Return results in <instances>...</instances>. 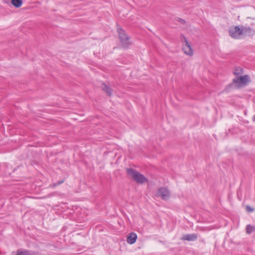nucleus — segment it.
I'll list each match as a JSON object with an SVG mask.
<instances>
[{"instance_id":"nucleus-9","label":"nucleus","mask_w":255,"mask_h":255,"mask_svg":"<svg viewBox=\"0 0 255 255\" xmlns=\"http://www.w3.org/2000/svg\"><path fill=\"white\" fill-rule=\"evenodd\" d=\"M11 3L15 8H19L22 5L23 1L22 0H11Z\"/></svg>"},{"instance_id":"nucleus-15","label":"nucleus","mask_w":255,"mask_h":255,"mask_svg":"<svg viewBox=\"0 0 255 255\" xmlns=\"http://www.w3.org/2000/svg\"><path fill=\"white\" fill-rule=\"evenodd\" d=\"M253 120H254V121H255V116H254V117H253Z\"/></svg>"},{"instance_id":"nucleus-12","label":"nucleus","mask_w":255,"mask_h":255,"mask_svg":"<svg viewBox=\"0 0 255 255\" xmlns=\"http://www.w3.org/2000/svg\"><path fill=\"white\" fill-rule=\"evenodd\" d=\"M254 228L251 225H248L246 227V232L248 234H250L253 232Z\"/></svg>"},{"instance_id":"nucleus-14","label":"nucleus","mask_w":255,"mask_h":255,"mask_svg":"<svg viewBox=\"0 0 255 255\" xmlns=\"http://www.w3.org/2000/svg\"><path fill=\"white\" fill-rule=\"evenodd\" d=\"M247 209L249 212H252L253 211V209L249 206H247Z\"/></svg>"},{"instance_id":"nucleus-6","label":"nucleus","mask_w":255,"mask_h":255,"mask_svg":"<svg viewBox=\"0 0 255 255\" xmlns=\"http://www.w3.org/2000/svg\"><path fill=\"white\" fill-rule=\"evenodd\" d=\"M182 36L183 37L185 42V45L183 46V50L186 54L192 55L193 54V50L191 48V45L187 41L186 38L183 35H182Z\"/></svg>"},{"instance_id":"nucleus-5","label":"nucleus","mask_w":255,"mask_h":255,"mask_svg":"<svg viewBox=\"0 0 255 255\" xmlns=\"http://www.w3.org/2000/svg\"><path fill=\"white\" fill-rule=\"evenodd\" d=\"M157 194L164 200L168 199L170 196L169 191L164 187L160 188L157 191Z\"/></svg>"},{"instance_id":"nucleus-11","label":"nucleus","mask_w":255,"mask_h":255,"mask_svg":"<svg viewBox=\"0 0 255 255\" xmlns=\"http://www.w3.org/2000/svg\"><path fill=\"white\" fill-rule=\"evenodd\" d=\"M102 89L104 91H105L108 95L111 96L112 94L111 89L105 84H102Z\"/></svg>"},{"instance_id":"nucleus-2","label":"nucleus","mask_w":255,"mask_h":255,"mask_svg":"<svg viewBox=\"0 0 255 255\" xmlns=\"http://www.w3.org/2000/svg\"><path fill=\"white\" fill-rule=\"evenodd\" d=\"M117 33L122 47L124 49H128L132 44L130 41V37L127 34L125 30L119 26H117Z\"/></svg>"},{"instance_id":"nucleus-3","label":"nucleus","mask_w":255,"mask_h":255,"mask_svg":"<svg viewBox=\"0 0 255 255\" xmlns=\"http://www.w3.org/2000/svg\"><path fill=\"white\" fill-rule=\"evenodd\" d=\"M127 172L134 180L139 184H142L147 181V179L144 175L136 170L131 168H127Z\"/></svg>"},{"instance_id":"nucleus-7","label":"nucleus","mask_w":255,"mask_h":255,"mask_svg":"<svg viewBox=\"0 0 255 255\" xmlns=\"http://www.w3.org/2000/svg\"><path fill=\"white\" fill-rule=\"evenodd\" d=\"M137 239V235L134 233H130L127 238V242L129 244H134Z\"/></svg>"},{"instance_id":"nucleus-4","label":"nucleus","mask_w":255,"mask_h":255,"mask_svg":"<svg viewBox=\"0 0 255 255\" xmlns=\"http://www.w3.org/2000/svg\"><path fill=\"white\" fill-rule=\"evenodd\" d=\"M250 82V77L248 75L236 77L233 79V84L235 87L240 88L246 86Z\"/></svg>"},{"instance_id":"nucleus-10","label":"nucleus","mask_w":255,"mask_h":255,"mask_svg":"<svg viewBox=\"0 0 255 255\" xmlns=\"http://www.w3.org/2000/svg\"><path fill=\"white\" fill-rule=\"evenodd\" d=\"M234 74L236 77L242 76L243 74V69L240 67H236L234 71Z\"/></svg>"},{"instance_id":"nucleus-1","label":"nucleus","mask_w":255,"mask_h":255,"mask_svg":"<svg viewBox=\"0 0 255 255\" xmlns=\"http://www.w3.org/2000/svg\"><path fill=\"white\" fill-rule=\"evenodd\" d=\"M254 24L252 23L251 26L244 25L232 26L229 29L230 35L233 38L239 39L241 35L252 36L255 34Z\"/></svg>"},{"instance_id":"nucleus-8","label":"nucleus","mask_w":255,"mask_h":255,"mask_svg":"<svg viewBox=\"0 0 255 255\" xmlns=\"http://www.w3.org/2000/svg\"><path fill=\"white\" fill-rule=\"evenodd\" d=\"M197 235L196 234H187L182 237L183 240H187L188 241H195L197 239Z\"/></svg>"},{"instance_id":"nucleus-13","label":"nucleus","mask_w":255,"mask_h":255,"mask_svg":"<svg viewBox=\"0 0 255 255\" xmlns=\"http://www.w3.org/2000/svg\"><path fill=\"white\" fill-rule=\"evenodd\" d=\"M177 21L180 22V23H181L183 24H185L186 23V21L184 19L179 18V17L177 18Z\"/></svg>"}]
</instances>
